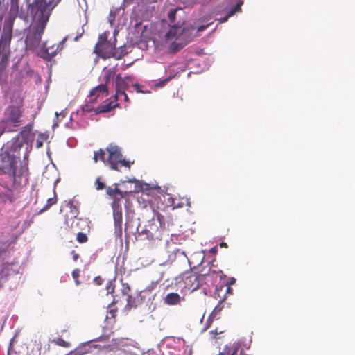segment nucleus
Returning a JSON list of instances; mask_svg holds the SVG:
<instances>
[{"label": "nucleus", "mask_w": 355, "mask_h": 355, "mask_svg": "<svg viewBox=\"0 0 355 355\" xmlns=\"http://www.w3.org/2000/svg\"><path fill=\"white\" fill-rule=\"evenodd\" d=\"M59 180H56V181L55 182V185L58 182Z\"/></svg>", "instance_id": "nucleus-56"}, {"label": "nucleus", "mask_w": 355, "mask_h": 355, "mask_svg": "<svg viewBox=\"0 0 355 355\" xmlns=\"http://www.w3.org/2000/svg\"><path fill=\"white\" fill-rule=\"evenodd\" d=\"M134 86L136 87V89H137V87H138L137 85H135Z\"/></svg>", "instance_id": "nucleus-58"}, {"label": "nucleus", "mask_w": 355, "mask_h": 355, "mask_svg": "<svg viewBox=\"0 0 355 355\" xmlns=\"http://www.w3.org/2000/svg\"><path fill=\"white\" fill-rule=\"evenodd\" d=\"M167 81H168V79H165L164 80H163V81L160 82V83H159V85L160 86H163V85H165V83H166Z\"/></svg>", "instance_id": "nucleus-50"}, {"label": "nucleus", "mask_w": 355, "mask_h": 355, "mask_svg": "<svg viewBox=\"0 0 355 355\" xmlns=\"http://www.w3.org/2000/svg\"><path fill=\"white\" fill-rule=\"evenodd\" d=\"M59 114L58 112H55V116H58Z\"/></svg>", "instance_id": "nucleus-57"}, {"label": "nucleus", "mask_w": 355, "mask_h": 355, "mask_svg": "<svg viewBox=\"0 0 355 355\" xmlns=\"http://www.w3.org/2000/svg\"><path fill=\"white\" fill-rule=\"evenodd\" d=\"M207 27V25H203V24H201V26H200L201 31H203L204 29H205Z\"/></svg>", "instance_id": "nucleus-52"}, {"label": "nucleus", "mask_w": 355, "mask_h": 355, "mask_svg": "<svg viewBox=\"0 0 355 355\" xmlns=\"http://www.w3.org/2000/svg\"><path fill=\"white\" fill-rule=\"evenodd\" d=\"M12 24L10 21H7L4 22L3 28L2 31V34L0 40V49H1V46H7L10 44L12 39ZM1 51V49H0Z\"/></svg>", "instance_id": "nucleus-13"}, {"label": "nucleus", "mask_w": 355, "mask_h": 355, "mask_svg": "<svg viewBox=\"0 0 355 355\" xmlns=\"http://www.w3.org/2000/svg\"><path fill=\"white\" fill-rule=\"evenodd\" d=\"M181 8H171L168 11V17L171 23H173L175 21V15L178 11H181Z\"/></svg>", "instance_id": "nucleus-26"}, {"label": "nucleus", "mask_w": 355, "mask_h": 355, "mask_svg": "<svg viewBox=\"0 0 355 355\" xmlns=\"http://www.w3.org/2000/svg\"><path fill=\"white\" fill-rule=\"evenodd\" d=\"M82 35H83V32H82L81 33L78 34V35H76V36L75 37V38H74V40H75V41H78V39L82 36Z\"/></svg>", "instance_id": "nucleus-49"}, {"label": "nucleus", "mask_w": 355, "mask_h": 355, "mask_svg": "<svg viewBox=\"0 0 355 355\" xmlns=\"http://www.w3.org/2000/svg\"><path fill=\"white\" fill-rule=\"evenodd\" d=\"M218 248L217 246H214L211 248L207 254H206L205 251L203 250L202 252L203 253L204 256L202 259H201V266H203V264L207 263L209 265V263H212L215 261V256L217 253Z\"/></svg>", "instance_id": "nucleus-17"}, {"label": "nucleus", "mask_w": 355, "mask_h": 355, "mask_svg": "<svg viewBox=\"0 0 355 355\" xmlns=\"http://www.w3.org/2000/svg\"><path fill=\"white\" fill-rule=\"evenodd\" d=\"M94 52L104 58L114 57L118 60L125 55L122 50L119 53L113 44L107 42H99L96 44Z\"/></svg>", "instance_id": "nucleus-7"}, {"label": "nucleus", "mask_w": 355, "mask_h": 355, "mask_svg": "<svg viewBox=\"0 0 355 355\" xmlns=\"http://www.w3.org/2000/svg\"><path fill=\"white\" fill-rule=\"evenodd\" d=\"M193 31L185 26L171 25L165 35L164 45L171 52L179 51L191 40Z\"/></svg>", "instance_id": "nucleus-3"}, {"label": "nucleus", "mask_w": 355, "mask_h": 355, "mask_svg": "<svg viewBox=\"0 0 355 355\" xmlns=\"http://www.w3.org/2000/svg\"><path fill=\"white\" fill-rule=\"evenodd\" d=\"M53 342L57 344L58 345L62 346V347H68L69 344L67 342L64 340L62 338H58L53 340Z\"/></svg>", "instance_id": "nucleus-35"}, {"label": "nucleus", "mask_w": 355, "mask_h": 355, "mask_svg": "<svg viewBox=\"0 0 355 355\" xmlns=\"http://www.w3.org/2000/svg\"><path fill=\"white\" fill-rule=\"evenodd\" d=\"M118 184H115V188H111L110 187H108L106 188V193L110 196L113 197V200L115 198V197H118L121 199L124 198L125 196L128 194V191H122L118 188Z\"/></svg>", "instance_id": "nucleus-19"}, {"label": "nucleus", "mask_w": 355, "mask_h": 355, "mask_svg": "<svg viewBox=\"0 0 355 355\" xmlns=\"http://www.w3.org/2000/svg\"><path fill=\"white\" fill-rule=\"evenodd\" d=\"M236 280L234 278H231L230 282H228L227 284L231 286L232 284H234Z\"/></svg>", "instance_id": "nucleus-47"}, {"label": "nucleus", "mask_w": 355, "mask_h": 355, "mask_svg": "<svg viewBox=\"0 0 355 355\" xmlns=\"http://www.w3.org/2000/svg\"><path fill=\"white\" fill-rule=\"evenodd\" d=\"M132 78L126 76L123 78L120 74L116 76V94L115 98L117 100L120 93H123L125 90L129 87V83Z\"/></svg>", "instance_id": "nucleus-14"}, {"label": "nucleus", "mask_w": 355, "mask_h": 355, "mask_svg": "<svg viewBox=\"0 0 355 355\" xmlns=\"http://www.w3.org/2000/svg\"><path fill=\"white\" fill-rule=\"evenodd\" d=\"M219 275L210 269L205 272V268L201 270V289L205 295L211 293V288H213L217 282Z\"/></svg>", "instance_id": "nucleus-8"}, {"label": "nucleus", "mask_w": 355, "mask_h": 355, "mask_svg": "<svg viewBox=\"0 0 355 355\" xmlns=\"http://www.w3.org/2000/svg\"><path fill=\"white\" fill-rule=\"evenodd\" d=\"M73 253V259L74 261H76L78 259V254L75 253L74 251L72 252Z\"/></svg>", "instance_id": "nucleus-48"}, {"label": "nucleus", "mask_w": 355, "mask_h": 355, "mask_svg": "<svg viewBox=\"0 0 355 355\" xmlns=\"http://www.w3.org/2000/svg\"><path fill=\"white\" fill-rule=\"evenodd\" d=\"M57 201L56 197L54 196L53 198H50L47 200L46 205L44 206V207L42 209V211H44L48 209L51 206L55 204Z\"/></svg>", "instance_id": "nucleus-31"}, {"label": "nucleus", "mask_w": 355, "mask_h": 355, "mask_svg": "<svg viewBox=\"0 0 355 355\" xmlns=\"http://www.w3.org/2000/svg\"><path fill=\"white\" fill-rule=\"evenodd\" d=\"M220 246H221V247L227 248V243H226L222 242V243H220Z\"/></svg>", "instance_id": "nucleus-53"}, {"label": "nucleus", "mask_w": 355, "mask_h": 355, "mask_svg": "<svg viewBox=\"0 0 355 355\" xmlns=\"http://www.w3.org/2000/svg\"><path fill=\"white\" fill-rule=\"evenodd\" d=\"M31 130V125H26L16 137L1 148L0 161L3 173L15 176V164L17 159H20V151L24 149V157L26 159L29 148H31V146L28 144Z\"/></svg>", "instance_id": "nucleus-2"}, {"label": "nucleus", "mask_w": 355, "mask_h": 355, "mask_svg": "<svg viewBox=\"0 0 355 355\" xmlns=\"http://www.w3.org/2000/svg\"><path fill=\"white\" fill-rule=\"evenodd\" d=\"M4 132H8L6 128H5V124L3 123L2 125L0 126V136Z\"/></svg>", "instance_id": "nucleus-44"}, {"label": "nucleus", "mask_w": 355, "mask_h": 355, "mask_svg": "<svg viewBox=\"0 0 355 355\" xmlns=\"http://www.w3.org/2000/svg\"><path fill=\"white\" fill-rule=\"evenodd\" d=\"M233 290L231 286L226 284L225 286H216L215 288L214 295L220 298L222 300L225 299L226 294H232Z\"/></svg>", "instance_id": "nucleus-18"}, {"label": "nucleus", "mask_w": 355, "mask_h": 355, "mask_svg": "<svg viewBox=\"0 0 355 355\" xmlns=\"http://www.w3.org/2000/svg\"><path fill=\"white\" fill-rule=\"evenodd\" d=\"M94 281L97 285H101L103 282L102 279L100 277H95Z\"/></svg>", "instance_id": "nucleus-43"}, {"label": "nucleus", "mask_w": 355, "mask_h": 355, "mask_svg": "<svg viewBox=\"0 0 355 355\" xmlns=\"http://www.w3.org/2000/svg\"><path fill=\"white\" fill-rule=\"evenodd\" d=\"M160 222L159 220H153L149 221L147 225L148 239H159L161 236L159 228Z\"/></svg>", "instance_id": "nucleus-15"}, {"label": "nucleus", "mask_w": 355, "mask_h": 355, "mask_svg": "<svg viewBox=\"0 0 355 355\" xmlns=\"http://www.w3.org/2000/svg\"><path fill=\"white\" fill-rule=\"evenodd\" d=\"M127 304L125 306V310H130L133 307H136V302L135 298L131 295H128L126 297Z\"/></svg>", "instance_id": "nucleus-25"}, {"label": "nucleus", "mask_w": 355, "mask_h": 355, "mask_svg": "<svg viewBox=\"0 0 355 355\" xmlns=\"http://www.w3.org/2000/svg\"><path fill=\"white\" fill-rule=\"evenodd\" d=\"M119 95H122V96H123V97H124V100H125V101H128V95L125 93V92H123V93H120V94H119Z\"/></svg>", "instance_id": "nucleus-46"}, {"label": "nucleus", "mask_w": 355, "mask_h": 355, "mask_svg": "<svg viewBox=\"0 0 355 355\" xmlns=\"http://www.w3.org/2000/svg\"><path fill=\"white\" fill-rule=\"evenodd\" d=\"M105 37V34L101 35L100 37H99V40L101 41H103Z\"/></svg>", "instance_id": "nucleus-51"}, {"label": "nucleus", "mask_w": 355, "mask_h": 355, "mask_svg": "<svg viewBox=\"0 0 355 355\" xmlns=\"http://www.w3.org/2000/svg\"><path fill=\"white\" fill-rule=\"evenodd\" d=\"M77 240L79 243H85L87 241V237L85 234L79 232L77 234Z\"/></svg>", "instance_id": "nucleus-36"}, {"label": "nucleus", "mask_w": 355, "mask_h": 355, "mask_svg": "<svg viewBox=\"0 0 355 355\" xmlns=\"http://www.w3.org/2000/svg\"><path fill=\"white\" fill-rule=\"evenodd\" d=\"M80 275V270L78 269H76L72 272V276L73 279H75L76 285H78L80 284L78 280V277Z\"/></svg>", "instance_id": "nucleus-38"}, {"label": "nucleus", "mask_w": 355, "mask_h": 355, "mask_svg": "<svg viewBox=\"0 0 355 355\" xmlns=\"http://www.w3.org/2000/svg\"><path fill=\"white\" fill-rule=\"evenodd\" d=\"M117 105L118 104L112 105V102L106 103L95 108V113L99 114L110 112L112 108Z\"/></svg>", "instance_id": "nucleus-23"}, {"label": "nucleus", "mask_w": 355, "mask_h": 355, "mask_svg": "<svg viewBox=\"0 0 355 355\" xmlns=\"http://www.w3.org/2000/svg\"><path fill=\"white\" fill-rule=\"evenodd\" d=\"M108 152V157L105 158V153L103 150L95 151L93 159L95 163L100 159L105 164L110 166L112 170L119 171L118 165L130 167V162L125 161L121 152V148L113 144L109 145L107 148Z\"/></svg>", "instance_id": "nucleus-4"}, {"label": "nucleus", "mask_w": 355, "mask_h": 355, "mask_svg": "<svg viewBox=\"0 0 355 355\" xmlns=\"http://www.w3.org/2000/svg\"><path fill=\"white\" fill-rule=\"evenodd\" d=\"M114 74H115V69L114 68L108 69L106 71V73L105 76V79L106 83H107L110 80V79L112 78L114 76Z\"/></svg>", "instance_id": "nucleus-30"}, {"label": "nucleus", "mask_w": 355, "mask_h": 355, "mask_svg": "<svg viewBox=\"0 0 355 355\" xmlns=\"http://www.w3.org/2000/svg\"><path fill=\"white\" fill-rule=\"evenodd\" d=\"M129 290H130V288L128 285L125 287H124L122 290L123 295H126L127 297H128V295H130L128 293Z\"/></svg>", "instance_id": "nucleus-42"}, {"label": "nucleus", "mask_w": 355, "mask_h": 355, "mask_svg": "<svg viewBox=\"0 0 355 355\" xmlns=\"http://www.w3.org/2000/svg\"><path fill=\"white\" fill-rule=\"evenodd\" d=\"M7 256V250L6 248H0V287L6 277L14 272L11 265L8 263H4L3 261Z\"/></svg>", "instance_id": "nucleus-11"}, {"label": "nucleus", "mask_w": 355, "mask_h": 355, "mask_svg": "<svg viewBox=\"0 0 355 355\" xmlns=\"http://www.w3.org/2000/svg\"><path fill=\"white\" fill-rule=\"evenodd\" d=\"M100 94H105V96L107 95V88L105 85L101 84L96 87L94 88L91 92L89 94V99L88 100L87 103L81 106V110L83 112H90L92 110L95 111V109L92 105V104L96 101L95 98H92L94 96H99Z\"/></svg>", "instance_id": "nucleus-10"}, {"label": "nucleus", "mask_w": 355, "mask_h": 355, "mask_svg": "<svg viewBox=\"0 0 355 355\" xmlns=\"http://www.w3.org/2000/svg\"><path fill=\"white\" fill-rule=\"evenodd\" d=\"M96 185L97 190H101L105 187V184L100 181L99 178H98L96 180Z\"/></svg>", "instance_id": "nucleus-39"}, {"label": "nucleus", "mask_w": 355, "mask_h": 355, "mask_svg": "<svg viewBox=\"0 0 355 355\" xmlns=\"http://www.w3.org/2000/svg\"><path fill=\"white\" fill-rule=\"evenodd\" d=\"M112 208L115 227V234L116 236H120L122 234L123 224V209L120 198L115 197L112 203Z\"/></svg>", "instance_id": "nucleus-9"}, {"label": "nucleus", "mask_w": 355, "mask_h": 355, "mask_svg": "<svg viewBox=\"0 0 355 355\" xmlns=\"http://www.w3.org/2000/svg\"><path fill=\"white\" fill-rule=\"evenodd\" d=\"M242 2H239L237 3L234 6V8H232L227 13V15L226 16H225L224 17H223L221 19H220V21L221 22H225L227 20V19L234 15L236 12H239V11H241V6L242 5Z\"/></svg>", "instance_id": "nucleus-24"}, {"label": "nucleus", "mask_w": 355, "mask_h": 355, "mask_svg": "<svg viewBox=\"0 0 355 355\" xmlns=\"http://www.w3.org/2000/svg\"><path fill=\"white\" fill-rule=\"evenodd\" d=\"M11 10L18 11L19 9V0H11L10 2Z\"/></svg>", "instance_id": "nucleus-37"}, {"label": "nucleus", "mask_w": 355, "mask_h": 355, "mask_svg": "<svg viewBox=\"0 0 355 355\" xmlns=\"http://www.w3.org/2000/svg\"><path fill=\"white\" fill-rule=\"evenodd\" d=\"M114 286L111 281H110L106 286V290L107 291V293H112L114 291Z\"/></svg>", "instance_id": "nucleus-40"}, {"label": "nucleus", "mask_w": 355, "mask_h": 355, "mask_svg": "<svg viewBox=\"0 0 355 355\" xmlns=\"http://www.w3.org/2000/svg\"><path fill=\"white\" fill-rule=\"evenodd\" d=\"M173 252L175 253V257L176 259H178L180 260L187 259V261L189 263V260L187 259L184 251H182L180 249H174L173 250Z\"/></svg>", "instance_id": "nucleus-27"}, {"label": "nucleus", "mask_w": 355, "mask_h": 355, "mask_svg": "<svg viewBox=\"0 0 355 355\" xmlns=\"http://www.w3.org/2000/svg\"><path fill=\"white\" fill-rule=\"evenodd\" d=\"M67 206L70 209V212L71 214V216L73 217L76 218L77 216V214H78L77 208L73 205V202H71V201L68 202Z\"/></svg>", "instance_id": "nucleus-34"}, {"label": "nucleus", "mask_w": 355, "mask_h": 355, "mask_svg": "<svg viewBox=\"0 0 355 355\" xmlns=\"http://www.w3.org/2000/svg\"><path fill=\"white\" fill-rule=\"evenodd\" d=\"M42 5L40 2L35 3L31 8V12H29L33 24L26 30L25 45L26 50L35 52L43 59L50 60L56 55V51H50L46 42H43L40 49L41 38L51 15L50 8L43 12L40 10Z\"/></svg>", "instance_id": "nucleus-1"}, {"label": "nucleus", "mask_w": 355, "mask_h": 355, "mask_svg": "<svg viewBox=\"0 0 355 355\" xmlns=\"http://www.w3.org/2000/svg\"><path fill=\"white\" fill-rule=\"evenodd\" d=\"M120 10H121L120 8H116V9H114V8L111 9L110 15H109V17L107 18L108 19V21H109V23L110 24L111 26L113 25L114 21L115 20V15H116V11H119Z\"/></svg>", "instance_id": "nucleus-28"}, {"label": "nucleus", "mask_w": 355, "mask_h": 355, "mask_svg": "<svg viewBox=\"0 0 355 355\" xmlns=\"http://www.w3.org/2000/svg\"><path fill=\"white\" fill-rule=\"evenodd\" d=\"M136 181H137V180H136L135 179H132V180H128V182H136Z\"/></svg>", "instance_id": "nucleus-54"}, {"label": "nucleus", "mask_w": 355, "mask_h": 355, "mask_svg": "<svg viewBox=\"0 0 355 355\" xmlns=\"http://www.w3.org/2000/svg\"><path fill=\"white\" fill-rule=\"evenodd\" d=\"M85 353H86V350L84 347H78L74 351H71L67 355H83Z\"/></svg>", "instance_id": "nucleus-33"}, {"label": "nucleus", "mask_w": 355, "mask_h": 355, "mask_svg": "<svg viewBox=\"0 0 355 355\" xmlns=\"http://www.w3.org/2000/svg\"><path fill=\"white\" fill-rule=\"evenodd\" d=\"M45 139H46V137L43 134H40L37 139H36V147L37 148H41L43 146V142Z\"/></svg>", "instance_id": "nucleus-29"}, {"label": "nucleus", "mask_w": 355, "mask_h": 355, "mask_svg": "<svg viewBox=\"0 0 355 355\" xmlns=\"http://www.w3.org/2000/svg\"><path fill=\"white\" fill-rule=\"evenodd\" d=\"M60 1V0H51L49 2H46L45 0H34L31 3H28V12H31V8L35 3L40 2L43 4L40 9L42 12H43L44 10H47V8H50L49 13H51L52 10L55 7Z\"/></svg>", "instance_id": "nucleus-16"}, {"label": "nucleus", "mask_w": 355, "mask_h": 355, "mask_svg": "<svg viewBox=\"0 0 355 355\" xmlns=\"http://www.w3.org/2000/svg\"><path fill=\"white\" fill-rule=\"evenodd\" d=\"M67 37L64 38V39L62 40V42H60L59 43L58 46V47H57V49H60H60H62V44H63V43L65 42V40H67Z\"/></svg>", "instance_id": "nucleus-45"}, {"label": "nucleus", "mask_w": 355, "mask_h": 355, "mask_svg": "<svg viewBox=\"0 0 355 355\" xmlns=\"http://www.w3.org/2000/svg\"><path fill=\"white\" fill-rule=\"evenodd\" d=\"M6 200L10 202L13 200L12 190L8 187L0 188V201L5 202Z\"/></svg>", "instance_id": "nucleus-22"}, {"label": "nucleus", "mask_w": 355, "mask_h": 355, "mask_svg": "<svg viewBox=\"0 0 355 355\" xmlns=\"http://www.w3.org/2000/svg\"><path fill=\"white\" fill-rule=\"evenodd\" d=\"M22 111L20 107L11 105L8 107L4 113L3 123L8 132L15 130V128L22 125Z\"/></svg>", "instance_id": "nucleus-6"}, {"label": "nucleus", "mask_w": 355, "mask_h": 355, "mask_svg": "<svg viewBox=\"0 0 355 355\" xmlns=\"http://www.w3.org/2000/svg\"><path fill=\"white\" fill-rule=\"evenodd\" d=\"M182 280L184 289L193 292L200 287V275L196 272H189L184 275Z\"/></svg>", "instance_id": "nucleus-12"}, {"label": "nucleus", "mask_w": 355, "mask_h": 355, "mask_svg": "<svg viewBox=\"0 0 355 355\" xmlns=\"http://www.w3.org/2000/svg\"><path fill=\"white\" fill-rule=\"evenodd\" d=\"M196 28L198 32L200 31V26H196Z\"/></svg>", "instance_id": "nucleus-55"}, {"label": "nucleus", "mask_w": 355, "mask_h": 355, "mask_svg": "<svg viewBox=\"0 0 355 355\" xmlns=\"http://www.w3.org/2000/svg\"><path fill=\"white\" fill-rule=\"evenodd\" d=\"M181 300L180 295L173 292L167 293L164 298V303L170 306L179 304Z\"/></svg>", "instance_id": "nucleus-20"}, {"label": "nucleus", "mask_w": 355, "mask_h": 355, "mask_svg": "<svg viewBox=\"0 0 355 355\" xmlns=\"http://www.w3.org/2000/svg\"><path fill=\"white\" fill-rule=\"evenodd\" d=\"M137 231L138 234L141 236H144L146 239H148V232H147V225L144 227H141L140 225L137 227Z\"/></svg>", "instance_id": "nucleus-32"}, {"label": "nucleus", "mask_w": 355, "mask_h": 355, "mask_svg": "<svg viewBox=\"0 0 355 355\" xmlns=\"http://www.w3.org/2000/svg\"><path fill=\"white\" fill-rule=\"evenodd\" d=\"M116 311L114 310H110L106 316V319L114 318L115 317Z\"/></svg>", "instance_id": "nucleus-41"}, {"label": "nucleus", "mask_w": 355, "mask_h": 355, "mask_svg": "<svg viewBox=\"0 0 355 355\" xmlns=\"http://www.w3.org/2000/svg\"><path fill=\"white\" fill-rule=\"evenodd\" d=\"M136 343L128 338L112 339L105 347L109 351L121 350L124 355H139V349L136 346Z\"/></svg>", "instance_id": "nucleus-5"}, {"label": "nucleus", "mask_w": 355, "mask_h": 355, "mask_svg": "<svg viewBox=\"0 0 355 355\" xmlns=\"http://www.w3.org/2000/svg\"><path fill=\"white\" fill-rule=\"evenodd\" d=\"M239 345L234 343L232 345H225L217 355H235L239 349Z\"/></svg>", "instance_id": "nucleus-21"}]
</instances>
